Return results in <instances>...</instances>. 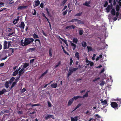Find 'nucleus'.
Masks as SVG:
<instances>
[{"label":"nucleus","instance_id":"nucleus-42","mask_svg":"<svg viewBox=\"0 0 121 121\" xmlns=\"http://www.w3.org/2000/svg\"><path fill=\"white\" fill-rule=\"evenodd\" d=\"M61 62L60 61H59L57 63L58 64L55 66V68H56L57 67H58L61 64Z\"/></svg>","mask_w":121,"mask_h":121},{"label":"nucleus","instance_id":"nucleus-62","mask_svg":"<svg viewBox=\"0 0 121 121\" xmlns=\"http://www.w3.org/2000/svg\"><path fill=\"white\" fill-rule=\"evenodd\" d=\"M40 6L41 8H43L44 7L43 4L42 3H41L40 5Z\"/></svg>","mask_w":121,"mask_h":121},{"label":"nucleus","instance_id":"nucleus-35","mask_svg":"<svg viewBox=\"0 0 121 121\" xmlns=\"http://www.w3.org/2000/svg\"><path fill=\"white\" fill-rule=\"evenodd\" d=\"M40 1L39 0L35 1V5L36 6H38L40 4Z\"/></svg>","mask_w":121,"mask_h":121},{"label":"nucleus","instance_id":"nucleus-63","mask_svg":"<svg viewBox=\"0 0 121 121\" xmlns=\"http://www.w3.org/2000/svg\"><path fill=\"white\" fill-rule=\"evenodd\" d=\"M0 6L1 7L4 6V3L3 2H0Z\"/></svg>","mask_w":121,"mask_h":121},{"label":"nucleus","instance_id":"nucleus-14","mask_svg":"<svg viewBox=\"0 0 121 121\" xmlns=\"http://www.w3.org/2000/svg\"><path fill=\"white\" fill-rule=\"evenodd\" d=\"M71 121H77L78 120V117L75 116L74 118L71 117Z\"/></svg>","mask_w":121,"mask_h":121},{"label":"nucleus","instance_id":"nucleus-61","mask_svg":"<svg viewBox=\"0 0 121 121\" xmlns=\"http://www.w3.org/2000/svg\"><path fill=\"white\" fill-rule=\"evenodd\" d=\"M6 9V8H1L0 9V12Z\"/></svg>","mask_w":121,"mask_h":121},{"label":"nucleus","instance_id":"nucleus-41","mask_svg":"<svg viewBox=\"0 0 121 121\" xmlns=\"http://www.w3.org/2000/svg\"><path fill=\"white\" fill-rule=\"evenodd\" d=\"M87 48L88 49V52H89V51H91L92 50V48L91 47L87 46Z\"/></svg>","mask_w":121,"mask_h":121},{"label":"nucleus","instance_id":"nucleus-19","mask_svg":"<svg viewBox=\"0 0 121 121\" xmlns=\"http://www.w3.org/2000/svg\"><path fill=\"white\" fill-rule=\"evenodd\" d=\"M7 91L5 89H3L2 90L0 91V95H2L5 92Z\"/></svg>","mask_w":121,"mask_h":121},{"label":"nucleus","instance_id":"nucleus-50","mask_svg":"<svg viewBox=\"0 0 121 121\" xmlns=\"http://www.w3.org/2000/svg\"><path fill=\"white\" fill-rule=\"evenodd\" d=\"M17 113L20 114H23V112L22 111H18L17 112Z\"/></svg>","mask_w":121,"mask_h":121},{"label":"nucleus","instance_id":"nucleus-48","mask_svg":"<svg viewBox=\"0 0 121 121\" xmlns=\"http://www.w3.org/2000/svg\"><path fill=\"white\" fill-rule=\"evenodd\" d=\"M68 12V9H67L64 12H63V15H65Z\"/></svg>","mask_w":121,"mask_h":121},{"label":"nucleus","instance_id":"nucleus-39","mask_svg":"<svg viewBox=\"0 0 121 121\" xmlns=\"http://www.w3.org/2000/svg\"><path fill=\"white\" fill-rule=\"evenodd\" d=\"M78 20V19L74 18L72 20L69 21V22H75L77 21V20Z\"/></svg>","mask_w":121,"mask_h":121},{"label":"nucleus","instance_id":"nucleus-43","mask_svg":"<svg viewBox=\"0 0 121 121\" xmlns=\"http://www.w3.org/2000/svg\"><path fill=\"white\" fill-rule=\"evenodd\" d=\"M83 30H79V34L80 35H82L83 33Z\"/></svg>","mask_w":121,"mask_h":121},{"label":"nucleus","instance_id":"nucleus-44","mask_svg":"<svg viewBox=\"0 0 121 121\" xmlns=\"http://www.w3.org/2000/svg\"><path fill=\"white\" fill-rule=\"evenodd\" d=\"M68 0H64L63 1L61 2V3L64 6L67 1Z\"/></svg>","mask_w":121,"mask_h":121},{"label":"nucleus","instance_id":"nucleus-2","mask_svg":"<svg viewBox=\"0 0 121 121\" xmlns=\"http://www.w3.org/2000/svg\"><path fill=\"white\" fill-rule=\"evenodd\" d=\"M78 68L71 67L69 69V71L68 73V76L69 77L73 73V72L77 70Z\"/></svg>","mask_w":121,"mask_h":121},{"label":"nucleus","instance_id":"nucleus-29","mask_svg":"<svg viewBox=\"0 0 121 121\" xmlns=\"http://www.w3.org/2000/svg\"><path fill=\"white\" fill-rule=\"evenodd\" d=\"M75 56L78 59H79L80 56L79 55V53L78 52H77L75 53Z\"/></svg>","mask_w":121,"mask_h":121},{"label":"nucleus","instance_id":"nucleus-9","mask_svg":"<svg viewBox=\"0 0 121 121\" xmlns=\"http://www.w3.org/2000/svg\"><path fill=\"white\" fill-rule=\"evenodd\" d=\"M74 100V99H73V98H72V99H69V101L68 102V106H70L72 104Z\"/></svg>","mask_w":121,"mask_h":121},{"label":"nucleus","instance_id":"nucleus-23","mask_svg":"<svg viewBox=\"0 0 121 121\" xmlns=\"http://www.w3.org/2000/svg\"><path fill=\"white\" fill-rule=\"evenodd\" d=\"M77 21V23L78 24H84V22L80 20H78V19Z\"/></svg>","mask_w":121,"mask_h":121},{"label":"nucleus","instance_id":"nucleus-55","mask_svg":"<svg viewBox=\"0 0 121 121\" xmlns=\"http://www.w3.org/2000/svg\"><path fill=\"white\" fill-rule=\"evenodd\" d=\"M13 0H9V4H12L14 2V1H13Z\"/></svg>","mask_w":121,"mask_h":121},{"label":"nucleus","instance_id":"nucleus-47","mask_svg":"<svg viewBox=\"0 0 121 121\" xmlns=\"http://www.w3.org/2000/svg\"><path fill=\"white\" fill-rule=\"evenodd\" d=\"M73 63V60H72V58H70V62L69 63V65H71Z\"/></svg>","mask_w":121,"mask_h":121},{"label":"nucleus","instance_id":"nucleus-20","mask_svg":"<svg viewBox=\"0 0 121 121\" xmlns=\"http://www.w3.org/2000/svg\"><path fill=\"white\" fill-rule=\"evenodd\" d=\"M33 38L34 39H37L39 38L38 35L35 33H34L32 35Z\"/></svg>","mask_w":121,"mask_h":121},{"label":"nucleus","instance_id":"nucleus-60","mask_svg":"<svg viewBox=\"0 0 121 121\" xmlns=\"http://www.w3.org/2000/svg\"><path fill=\"white\" fill-rule=\"evenodd\" d=\"M85 60H86V62L87 63H89L90 62V61H89L87 58V57H86L85 59Z\"/></svg>","mask_w":121,"mask_h":121},{"label":"nucleus","instance_id":"nucleus-22","mask_svg":"<svg viewBox=\"0 0 121 121\" xmlns=\"http://www.w3.org/2000/svg\"><path fill=\"white\" fill-rule=\"evenodd\" d=\"M18 71L17 70V69L15 71L13 72L12 74V75L13 76H16L18 74Z\"/></svg>","mask_w":121,"mask_h":121},{"label":"nucleus","instance_id":"nucleus-17","mask_svg":"<svg viewBox=\"0 0 121 121\" xmlns=\"http://www.w3.org/2000/svg\"><path fill=\"white\" fill-rule=\"evenodd\" d=\"M17 83V82L15 81L13 82L10 87L9 88L10 89L9 91H10L11 89L13 87H14L16 85Z\"/></svg>","mask_w":121,"mask_h":121},{"label":"nucleus","instance_id":"nucleus-3","mask_svg":"<svg viewBox=\"0 0 121 121\" xmlns=\"http://www.w3.org/2000/svg\"><path fill=\"white\" fill-rule=\"evenodd\" d=\"M111 106L113 108L118 109V105L115 102H112L111 103Z\"/></svg>","mask_w":121,"mask_h":121},{"label":"nucleus","instance_id":"nucleus-8","mask_svg":"<svg viewBox=\"0 0 121 121\" xmlns=\"http://www.w3.org/2000/svg\"><path fill=\"white\" fill-rule=\"evenodd\" d=\"M111 6L108 5L107 7L106 8V10L107 11V12H109L110 11V9L112 8V4H111Z\"/></svg>","mask_w":121,"mask_h":121},{"label":"nucleus","instance_id":"nucleus-57","mask_svg":"<svg viewBox=\"0 0 121 121\" xmlns=\"http://www.w3.org/2000/svg\"><path fill=\"white\" fill-rule=\"evenodd\" d=\"M4 111L5 113H8L10 112L9 110H6L5 109L4 110Z\"/></svg>","mask_w":121,"mask_h":121},{"label":"nucleus","instance_id":"nucleus-15","mask_svg":"<svg viewBox=\"0 0 121 121\" xmlns=\"http://www.w3.org/2000/svg\"><path fill=\"white\" fill-rule=\"evenodd\" d=\"M51 86L53 88H55L57 86V83H53L51 85Z\"/></svg>","mask_w":121,"mask_h":121},{"label":"nucleus","instance_id":"nucleus-31","mask_svg":"<svg viewBox=\"0 0 121 121\" xmlns=\"http://www.w3.org/2000/svg\"><path fill=\"white\" fill-rule=\"evenodd\" d=\"M82 46L84 47H85L86 46V43L84 41L82 42Z\"/></svg>","mask_w":121,"mask_h":121},{"label":"nucleus","instance_id":"nucleus-11","mask_svg":"<svg viewBox=\"0 0 121 121\" xmlns=\"http://www.w3.org/2000/svg\"><path fill=\"white\" fill-rule=\"evenodd\" d=\"M14 52L13 49L12 48H10L8 51V53H9V55H12Z\"/></svg>","mask_w":121,"mask_h":121},{"label":"nucleus","instance_id":"nucleus-12","mask_svg":"<svg viewBox=\"0 0 121 121\" xmlns=\"http://www.w3.org/2000/svg\"><path fill=\"white\" fill-rule=\"evenodd\" d=\"M101 101V103L103 105H105L107 104V102L106 99H105L104 101L102 100V99L100 100Z\"/></svg>","mask_w":121,"mask_h":121},{"label":"nucleus","instance_id":"nucleus-5","mask_svg":"<svg viewBox=\"0 0 121 121\" xmlns=\"http://www.w3.org/2000/svg\"><path fill=\"white\" fill-rule=\"evenodd\" d=\"M25 26V24L24 23L22 22H21V24L19 25L18 27L21 28H22V32H23V30L24 28V26Z\"/></svg>","mask_w":121,"mask_h":121},{"label":"nucleus","instance_id":"nucleus-54","mask_svg":"<svg viewBox=\"0 0 121 121\" xmlns=\"http://www.w3.org/2000/svg\"><path fill=\"white\" fill-rule=\"evenodd\" d=\"M108 2L107 1H106L105 4L104 5V7H106L108 5Z\"/></svg>","mask_w":121,"mask_h":121},{"label":"nucleus","instance_id":"nucleus-18","mask_svg":"<svg viewBox=\"0 0 121 121\" xmlns=\"http://www.w3.org/2000/svg\"><path fill=\"white\" fill-rule=\"evenodd\" d=\"M7 42L6 41H5L4 43V49H6L7 48Z\"/></svg>","mask_w":121,"mask_h":121},{"label":"nucleus","instance_id":"nucleus-49","mask_svg":"<svg viewBox=\"0 0 121 121\" xmlns=\"http://www.w3.org/2000/svg\"><path fill=\"white\" fill-rule=\"evenodd\" d=\"M89 63H90V65L91 67L94 64V63L90 61Z\"/></svg>","mask_w":121,"mask_h":121},{"label":"nucleus","instance_id":"nucleus-30","mask_svg":"<svg viewBox=\"0 0 121 121\" xmlns=\"http://www.w3.org/2000/svg\"><path fill=\"white\" fill-rule=\"evenodd\" d=\"M35 50V48H30L29 49H28L27 50V52H32L33 51Z\"/></svg>","mask_w":121,"mask_h":121},{"label":"nucleus","instance_id":"nucleus-36","mask_svg":"<svg viewBox=\"0 0 121 121\" xmlns=\"http://www.w3.org/2000/svg\"><path fill=\"white\" fill-rule=\"evenodd\" d=\"M8 30V31L10 33H12V32H14L13 30H12V29L9 28H7Z\"/></svg>","mask_w":121,"mask_h":121},{"label":"nucleus","instance_id":"nucleus-21","mask_svg":"<svg viewBox=\"0 0 121 121\" xmlns=\"http://www.w3.org/2000/svg\"><path fill=\"white\" fill-rule=\"evenodd\" d=\"M48 71V69H47L46 70V71L44 72V73H42V74L40 76V78H41L43 76H44L47 73Z\"/></svg>","mask_w":121,"mask_h":121},{"label":"nucleus","instance_id":"nucleus-37","mask_svg":"<svg viewBox=\"0 0 121 121\" xmlns=\"http://www.w3.org/2000/svg\"><path fill=\"white\" fill-rule=\"evenodd\" d=\"M52 49L51 48H50L49 50V56L50 57L52 56Z\"/></svg>","mask_w":121,"mask_h":121},{"label":"nucleus","instance_id":"nucleus-64","mask_svg":"<svg viewBox=\"0 0 121 121\" xmlns=\"http://www.w3.org/2000/svg\"><path fill=\"white\" fill-rule=\"evenodd\" d=\"M119 14V13L118 12H117L116 13V17H118Z\"/></svg>","mask_w":121,"mask_h":121},{"label":"nucleus","instance_id":"nucleus-26","mask_svg":"<svg viewBox=\"0 0 121 121\" xmlns=\"http://www.w3.org/2000/svg\"><path fill=\"white\" fill-rule=\"evenodd\" d=\"M15 79V78L13 77H12L10 80L9 81V83L10 84H11L14 81Z\"/></svg>","mask_w":121,"mask_h":121},{"label":"nucleus","instance_id":"nucleus-25","mask_svg":"<svg viewBox=\"0 0 121 121\" xmlns=\"http://www.w3.org/2000/svg\"><path fill=\"white\" fill-rule=\"evenodd\" d=\"M82 98V97L80 96H74L73 97V98L74 100H76L78 98Z\"/></svg>","mask_w":121,"mask_h":121},{"label":"nucleus","instance_id":"nucleus-33","mask_svg":"<svg viewBox=\"0 0 121 121\" xmlns=\"http://www.w3.org/2000/svg\"><path fill=\"white\" fill-rule=\"evenodd\" d=\"M60 38L63 42H64L66 44V45L67 46H68V44L67 43V42L64 39H62V38Z\"/></svg>","mask_w":121,"mask_h":121},{"label":"nucleus","instance_id":"nucleus-46","mask_svg":"<svg viewBox=\"0 0 121 121\" xmlns=\"http://www.w3.org/2000/svg\"><path fill=\"white\" fill-rule=\"evenodd\" d=\"M82 12H81V13H77L75 15V16H80L82 15Z\"/></svg>","mask_w":121,"mask_h":121},{"label":"nucleus","instance_id":"nucleus-34","mask_svg":"<svg viewBox=\"0 0 121 121\" xmlns=\"http://www.w3.org/2000/svg\"><path fill=\"white\" fill-rule=\"evenodd\" d=\"M29 65V64L28 63H26L24 64L23 65V67L24 68H26Z\"/></svg>","mask_w":121,"mask_h":121},{"label":"nucleus","instance_id":"nucleus-6","mask_svg":"<svg viewBox=\"0 0 121 121\" xmlns=\"http://www.w3.org/2000/svg\"><path fill=\"white\" fill-rule=\"evenodd\" d=\"M27 7V6L22 5L18 7L17 9V10H22L26 8Z\"/></svg>","mask_w":121,"mask_h":121},{"label":"nucleus","instance_id":"nucleus-58","mask_svg":"<svg viewBox=\"0 0 121 121\" xmlns=\"http://www.w3.org/2000/svg\"><path fill=\"white\" fill-rule=\"evenodd\" d=\"M26 90V88L24 87L23 88L22 90V93L24 92H25Z\"/></svg>","mask_w":121,"mask_h":121},{"label":"nucleus","instance_id":"nucleus-51","mask_svg":"<svg viewBox=\"0 0 121 121\" xmlns=\"http://www.w3.org/2000/svg\"><path fill=\"white\" fill-rule=\"evenodd\" d=\"M17 20L16 19V18H15L13 21V23L14 24H15L17 23Z\"/></svg>","mask_w":121,"mask_h":121},{"label":"nucleus","instance_id":"nucleus-24","mask_svg":"<svg viewBox=\"0 0 121 121\" xmlns=\"http://www.w3.org/2000/svg\"><path fill=\"white\" fill-rule=\"evenodd\" d=\"M71 46L73 47V50H74L76 48V45L73 43L71 42Z\"/></svg>","mask_w":121,"mask_h":121},{"label":"nucleus","instance_id":"nucleus-4","mask_svg":"<svg viewBox=\"0 0 121 121\" xmlns=\"http://www.w3.org/2000/svg\"><path fill=\"white\" fill-rule=\"evenodd\" d=\"M45 118L46 120H47L48 118H51L53 119H55L53 115L48 114L45 116Z\"/></svg>","mask_w":121,"mask_h":121},{"label":"nucleus","instance_id":"nucleus-16","mask_svg":"<svg viewBox=\"0 0 121 121\" xmlns=\"http://www.w3.org/2000/svg\"><path fill=\"white\" fill-rule=\"evenodd\" d=\"M90 3V1H89L88 3H87V1H86L85 2V3H84L83 4V5H84L86 6L87 7H91V6L89 4Z\"/></svg>","mask_w":121,"mask_h":121},{"label":"nucleus","instance_id":"nucleus-32","mask_svg":"<svg viewBox=\"0 0 121 121\" xmlns=\"http://www.w3.org/2000/svg\"><path fill=\"white\" fill-rule=\"evenodd\" d=\"M78 40L76 38H73V42L76 44H77L78 42Z\"/></svg>","mask_w":121,"mask_h":121},{"label":"nucleus","instance_id":"nucleus-56","mask_svg":"<svg viewBox=\"0 0 121 121\" xmlns=\"http://www.w3.org/2000/svg\"><path fill=\"white\" fill-rule=\"evenodd\" d=\"M100 79V78L99 77H98L97 78H95V79L93 80V82H95L96 81H97V80H98Z\"/></svg>","mask_w":121,"mask_h":121},{"label":"nucleus","instance_id":"nucleus-27","mask_svg":"<svg viewBox=\"0 0 121 121\" xmlns=\"http://www.w3.org/2000/svg\"><path fill=\"white\" fill-rule=\"evenodd\" d=\"M111 14L113 15L114 16L115 15V9H112L111 11Z\"/></svg>","mask_w":121,"mask_h":121},{"label":"nucleus","instance_id":"nucleus-59","mask_svg":"<svg viewBox=\"0 0 121 121\" xmlns=\"http://www.w3.org/2000/svg\"><path fill=\"white\" fill-rule=\"evenodd\" d=\"M104 84H105L104 82V81H103L102 82H101L100 85H101V86H103L104 85Z\"/></svg>","mask_w":121,"mask_h":121},{"label":"nucleus","instance_id":"nucleus-7","mask_svg":"<svg viewBox=\"0 0 121 121\" xmlns=\"http://www.w3.org/2000/svg\"><path fill=\"white\" fill-rule=\"evenodd\" d=\"M24 72V68H22L19 71L18 74L20 76H21Z\"/></svg>","mask_w":121,"mask_h":121},{"label":"nucleus","instance_id":"nucleus-13","mask_svg":"<svg viewBox=\"0 0 121 121\" xmlns=\"http://www.w3.org/2000/svg\"><path fill=\"white\" fill-rule=\"evenodd\" d=\"M90 91L89 90L88 91H86L85 94L83 95L82 97V98H84L85 97H87L88 96V94L89 92Z\"/></svg>","mask_w":121,"mask_h":121},{"label":"nucleus","instance_id":"nucleus-28","mask_svg":"<svg viewBox=\"0 0 121 121\" xmlns=\"http://www.w3.org/2000/svg\"><path fill=\"white\" fill-rule=\"evenodd\" d=\"M9 82L8 81L6 82L4 84V85L5 87L6 88H8L9 87Z\"/></svg>","mask_w":121,"mask_h":121},{"label":"nucleus","instance_id":"nucleus-53","mask_svg":"<svg viewBox=\"0 0 121 121\" xmlns=\"http://www.w3.org/2000/svg\"><path fill=\"white\" fill-rule=\"evenodd\" d=\"M20 76H17V77L15 79V81H16L15 82H17L18 81V80L19 79Z\"/></svg>","mask_w":121,"mask_h":121},{"label":"nucleus","instance_id":"nucleus-1","mask_svg":"<svg viewBox=\"0 0 121 121\" xmlns=\"http://www.w3.org/2000/svg\"><path fill=\"white\" fill-rule=\"evenodd\" d=\"M34 41V39L32 38H25L23 42L22 40L21 41V43L22 46H26L30 44L31 43H33Z\"/></svg>","mask_w":121,"mask_h":121},{"label":"nucleus","instance_id":"nucleus-45","mask_svg":"<svg viewBox=\"0 0 121 121\" xmlns=\"http://www.w3.org/2000/svg\"><path fill=\"white\" fill-rule=\"evenodd\" d=\"M31 107H33L34 106H40V104H31Z\"/></svg>","mask_w":121,"mask_h":121},{"label":"nucleus","instance_id":"nucleus-52","mask_svg":"<svg viewBox=\"0 0 121 121\" xmlns=\"http://www.w3.org/2000/svg\"><path fill=\"white\" fill-rule=\"evenodd\" d=\"M37 41H38L39 42V44L40 45L41 44V42L40 41L39 39H36L35 40V43Z\"/></svg>","mask_w":121,"mask_h":121},{"label":"nucleus","instance_id":"nucleus-40","mask_svg":"<svg viewBox=\"0 0 121 121\" xmlns=\"http://www.w3.org/2000/svg\"><path fill=\"white\" fill-rule=\"evenodd\" d=\"M116 100L117 101V103L119 104H121V99H117Z\"/></svg>","mask_w":121,"mask_h":121},{"label":"nucleus","instance_id":"nucleus-10","mask_svg":"<svg viewBox=\"0 0 121 121\" xmlns=\"http://www.w3.org/2000/svg\"><path fill=\"white\" fill-rule=\"evenodd\" d=\"M75 28V26L74 25H71L70 26H67L66 27V29H69V30H70L72 29H74Z\"/></svg>","mask_w":121,"mask_h":121},{"label":"nucleus","instance_id":"nucleus-38","mask_svg":"<svg viewBox=\"0 0 121 121\" xmlns=\"http://www.w3.org/2000/svg\"><path fill=\"white\" fill-rule=\"evenodd\" d=\"M120 7L118 5H117L116 8V10L117 12H118L119 10Z\"/></svg>","mask_w":121,"mask_h":121}]
</instances>
